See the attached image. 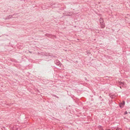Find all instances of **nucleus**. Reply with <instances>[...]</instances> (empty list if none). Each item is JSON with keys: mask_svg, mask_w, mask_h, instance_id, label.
Segmentation results:
<instances>
[{"mask_svg": "<svg viewBox=\"0 0 130 130\" xmlns=\"http://www.w3.org/2000/svg\"><path fill=\"white\" fill-rule=\"evenodd\" d=\"M102 101H103V99H102Z\"/></svg>", "mask_w": 130, "mask_h": 130, "instance_id": "nucleus-17", "label": "nucleus"}, {"mask_svg": "<svg viewBox=\"0 0 130 130\" xmlns=\"http://www.w3.org/2000/svg\"><path fill=\"white\" fill-rule=\"evenodd\" d=\"M18 126H14L12 127H11L10 129L11 130H20V129L18 128Z\"/></svg>", "mask_w": 130, "mask_h": 130, "instance_id": "nucleus-2", "label": "nucleus"}, {"mask_svg": "<svg viewBox=\"0 0 130 130\" xmlns=\"http://www.w3.org/2000/svg\"><path fill=\"white\" fill-rule=\"evenodd\" d=\"M116 130H122V129L121 128H120L118 127L117 128Z\"/></svg>", "mask_w": 130, "mask_h": 130, "instance_id": "nucleus-8", "label": "nucleus"}, {"mask_svg": "<svg viewBox=\"0 0 130 130\" xmlns=\"http://www.w3.org/2000/svg\"><path fill=\"white\" fill-rule=\"evenodd\" d=\"M129 25L130 26V23H129Z\"/></svg>", "mask_w": 130, "mask_h": 130, "instance_id": "nucleus-16", "label": "nucleus"}, {"mask_svg": "<svg viewBox=\"0 0 130 130\" xmlns=\"http://www.w3.org/2000/svg\"><path fill=\"white\" fill-rule=\"evenodd\" d=\"M105 130H111L110 129H106Z\"/></svg>", "mask_w": 130, "mask_h": 130, "instance_id": "nucleus-13", "label": "nucleus"}, {"mask_svg": "<svg viewBox=\"0 0 130 130\" xmlns=\"http://www.w3.org/2000/svg\"><path fill=\"white\" fill-rule=\"evenodd\" d=\"M99 129L100 130H104L103 128H102V127H101V128H100V129Z\"/></svg>", "mask_w": 130, "mask_h": 130, "instance_id": "nucleus-11", "label": "nucleus"}, {"mask_svg": "<svg viewBox=\"0 0 130 130\" xmlns=\"http://www.w3.org/2000/svg\"><path fill=\"white\" fill-rule=\"evenodd\" d=\"M52 5L53 6L52 7L56 8L58 6V5L57 4H54Z\"/></svg>", "mask_w": 130, "mask_h": 130, "instance_id": "nucleus-7", "label": "nucleus"}, {"mask_svg": "<svg viewBox=\"0 0 130 130\" xmlns=\"http://www.w3.org/2000/svg\"><path fill=\"white\" fill-rule=\"evenodd\" d=\"M99 98H100V99H101L102 98V97H101V96H100V97H99Z\"/></svg>", "mask_w": 130, "mask_h": 130, "instance_id": "nucleus-15", "label": "nucleus"}, {"mask_svg": "<svg viewBox=\"0 0 130 130\" xmlns=\"http://www.w3.org/2000/svg\"><path fill=\"white\" fill-rule=\"evenodd\" d=\"M127 113V111H126L124 112V114L126 115Z\"/></svg>", "mask_w": 130, "mask_h": 130, "instance_id": "nucleus-12", "label": "nucleus"}, {"mask_svg": "<svg viewBox=\"0 0 130 130\" xmlns=\"http://www.w3.org/2000/svg\"><path fill=\"white\" fill-rule=\"evenodd\" d=\"M124 104L125 102L124 101H123L119 104V106L120 108H122L123 107Z\"/></svg>", "mask_w": 130, "mask_h": 130, "instance_id": "nucleus-5", "label": "nucleus"}, {"mask_svg": "<svg viewBox=\"0 0 130 130\" xmlns=\"http://www.w3.org/2000/svg\"><path fill=\"white\" fill-rule=\"evenodd\" d=\"M119 84L120 85H124V83L123 82H119Z\"/></svg>", "mask_w": 130, "mask_h": 130, "instance_id": "nucleus-9", "label": "nucleus"}, {"mask_svg": "<svg viewBox=\"0 0 130 130\" xmlns=\"http://www.w3.org/2000/svg\"><path fill=\"white\" fill-rule=\"evenodd\" d=\"M15 15V14H13V15H8V16H7V17H6V18L5 19L6 20V19H8L10 18H12V17L14 15Z\"/></svg>", "mask_w": 130, "mask_h": 130, "instance_id": "nucleus-6", "label": "nucleus"}, {"mask_svg": "<svg viewBox=\"0 0 130 130\" xmlns=\"http://www.w3.org/2000/svg\"><path fill=\"white\" fill-rule=\"evenodd\" d=\"M54 62L57 65L59 66H61V64L60 63V62L58 60H56L54 61Z\"/></svg>", "mask_w": 130, "mask_h": 130, "instance_id": "nucleus-3", "label": "nucleus"}, {"mask_svg": "<svg viewBox=\"0 0 130 130\" xmlns=\"http://www.w3.org/2000/svg\"><path fill=\"white\" fill-rule=\"evenodd\" d=\"M102 127V126H101L100 125H99L98 126V128L99 129H100V128H101V127Z\"/></svg>", "mask_w": 130, "mask_h": 130, "instance_id": "nucleus-10", "label": "nucleus"}, {"mask_svg": "<svg viewBox=\"0 0 130 130\" xmlns=\"http://www.w3.org/2000/svg\"><path fill=\"white\" fill-rule=\"evenodd\" d=\"M45 35L46 36H47V37H49L50 38H52L53 37H55L56 36L54 35H52V34H46Z\"/></svg>", "mask_w": 130, "mask_h": 130, "instance_id": "nucleus-4", "label": "nucleus"}, {"mask_svg": "<svg viewBox=\"0 0 130 130\" xmlns=\"http://www.w3.org/2000/svg\"><path fill=\"white\" fill-rule=\"evenodd\" d=\"M85 80H87V79L86 78V77H85Z\"/></svg>", "mask_w": 130, "mask_h": 130, "instance_id": "nucleus-14", "label": "nucleus"}, {"mask_svg": "<svg viewBox=\"0 0 130 130\" xmlns=\"http://www.w3.org/2000/svg\"><path fill=\"white\" fill-rule=\"evenodd\" d=\"M99 21L101 27L102 28H103L105 27V24L103 18H100L99 19Z\"/></svg>", "mask_w": 130, "mask_h": 130, "instance_id": "nucleus-1", "label": "nucleus"}]
</instances>
